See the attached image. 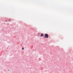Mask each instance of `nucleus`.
I'll return each instance as SVG.
<instances>
[{"label":"nucleus","instance_id":"7ed1b4c3","mask_svg":"<svg viewBox=\"0 0 73 73\" xmlns=\"http://www.w3.org/2000/svg\"><path fill=\"white\" fill-rule=\"evenodd\" d=\"M24 48H22V50H23V49H24Z\"/></svg>","mask_w":73,"mask_h":73},{"label":"nucleus","instance_id":"f03ea898","mask_svg":"<svg viewBox=\"0 0 73 73\" xmlns=\"http://www.w3.org/2000/svg\"><path fill=\"white\" fill-rule=\"evenodd\" d=\"M42 36H44V34H41V35L40 36V37H42Z\"/></svg>","mask_w":73,"mask_h":73},{"label":"nucleus","instance_id":"f257e3e1","mask_svg":"<svg viewBox=\"0 0 73 73\" xmlns=\"http://www.w3.org/2000/svg\"><path fill=\"white\" fill-rule=\"evenodd\" d=\"M44 38H48V35L47 34H45Z\"/></svg>","mask_w":73,"mask_h":73}]
</instances>
